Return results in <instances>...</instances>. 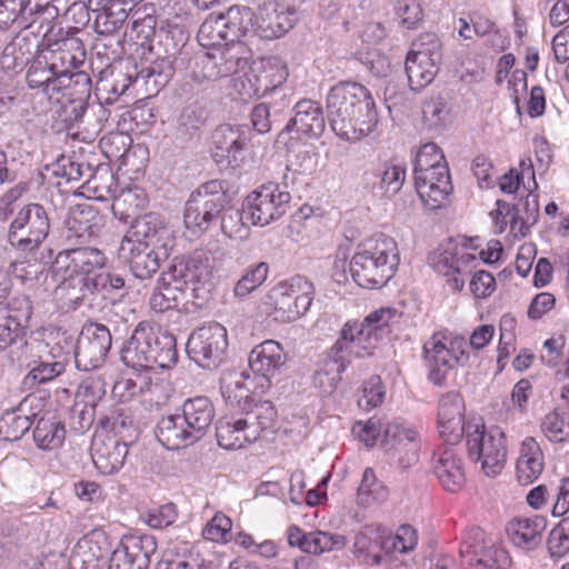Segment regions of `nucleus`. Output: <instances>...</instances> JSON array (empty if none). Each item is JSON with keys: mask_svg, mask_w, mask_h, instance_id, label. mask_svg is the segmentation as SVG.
Returning a JSON list of instances; mask_svg holds the SVG:
<instances>
[{"mask_svg": "<svg viewBox=\"0 0 569 569\" xmlns=\"http://www.w3.org/2000/svg\"><path fill=\"white\" fill-rule=\"evenodd\" d=\"M391 309H378L362 321L349 320L339 331V337L328 350L322 367L315 372L313 383L322 393L330 395L341 380V375L352 358L371 357L382 335L389 327Z\"/></svg>", "mask_w": 569, "mask_h": 569, "instance_id": "1", "label": "nucleus"}, {"mask_svg": "<svg viewBox=\"0 0 569 569\" xmlns=\"http://www.w3.org/2000/svg\"><path fill=\"white\" fill-rule=\"evenodd\" d=\"M327 118L342 140L356 142L376 131L379 117L370 91L358 82H339L328 93Z\"/></svg>", "mask_w": 569, "mask_h": 569, "instance_id": "2", "label": "nucleus"}, {"mask_svg": "<svg viewBox=\"0 0 569 569\" xmlns=\"http://www.w3.org/2000/svg\"><path fill=\"white\" fill-rule=\"evenodd\" d=\"M51 219L48 210L40 203L31 202L21 207L14 214L7 231V241L11 248L32 257L24 262L12 263L17 276L23 280H38L44 273L52 257V249H41L48 238Z\"/></svg>", "mask_w": 569, "mask_h": 569, "instance_id": "3", "label": "nucleus"}, {"mask_svg": "<svg viewBox=\"0 0 569 569\" xmlns=\"http://www.w3.org/2000/svg\"><path fill=\"white\" fill-rule=\"evenodd\" d=\"M53 276L60 279L57 295L68 308L73 310L96 309L106 301L116 305L128 295L126 280L118 273H99L94 277H87L66 272Z\"/></svg>", "mask_w": 569, "mask_h": 569, "instance_id": "4", "label": "nucleus"}, {"mask_svg": "<svg viewBox=\"0 0 569 569\" xmlns=\"http://www.w3.org/2000/svg\"><path fill=\"white\" fill-rule=\"evenodd\" d=\"M207 276V250L197 249L188 256L174 257L153 288L149 299L150 308L156 312L177 308L184 301L190 281Z\"/></svg>", "mask_w": 569, "mask_h": 569, "instance_id": "5", "label": "nucleus"}, {"mask_svg": "<svg viewBox=\"0 0 569 569\" xmlns=\"http://www.w3.org/2000/svg\"><path fill=\"white\" fill-rule=\"evenodd\" d=\"M399 264V252L395 240L380 234L359 244L349 263L355 282L367 289L386 286L395 276Z\"/></svg>", "mask_w": 569, "mask_h": 569, "instance_id": "6", "label": "nucleus"}, {"mask_svg": "<svg viewBox=\"0 0 569 569\" xmlns=\"http://www.w3.org/2000/svg\"><path fill=\"white\" fill-rule=\"evenodd\" d=\"M228 203L227 182L209 180L191 192L184 204L183 221L188 229L206 232L218 223Z\"/></svg>", "mask_w": 569, "mask_h": 569, "instance_id": "7", "label": "nucleus"}, {"mask_svg": "<svg viewBox=\"0 0 569 569\" xmlns=\"http://www.w3.org/2000/svg\"><path fill=\"white\" fill-rule=\"evenodd\" d=\"M313 295L312 282L296 276L272 287L266 296L264 305L274 320L292 322L307 313Z\"/></svg>", "mask_w": 569, "mask_h": 569, "instance_id": "8", "label": "nucleus"}, {"mask_svg": "<svg viewBox=\"0 0 569 569\" xmlns=\"http://www.w3.org/2000/svg\"><path fill=\"white\" fill-rule=\"evenodd\" d=\"M467 448L471 460L481 461L486 475L496 476L507 458L506 435L497 426L486 428L482 419L467 425Z\"/></svg>", "mask_w": 569, "mask_h": 569, "instance_id": "9", "label": "nucleus"}, {"mask_svg": "<svg viewBox=\"0 0 569 569\" xmlns=\"http://www.w3.org/2000/svg\"><path fill=\"white\" fill-rule=\"evenodd\" d=\"M176 58L168 36L159 29L151 44L144 47L143 53H140L143 63L136 73L134 82L144 84L149 94L158 93L172 78Z\"/></svg>", "mask_w": 569, "mask_h": 569, "instance_id": "10", "label": "nucleus"}, {"mask_svg": "<svg viewBox=\"0 0 569 569\" xmlns=\"http://www.w3.org/2000/svg\"><path fill=\"white\" fill-rule=\"evenodd\" d=\"M227 348V330L217 322L193 330L186 345L189 358L209 370L217 369L223 362Z\"/></svg>", "mask_w": 569, "mask_h": 569, "instance_id": "11", "label": "nucleus"}, {"mask_svg": "<svg viewBox=\"0 0 569 569\" xmlns=\"http://www.w3.org/2000/svg\"><path fill=\"white\" fill-rule=\"evenodd\" d=\"M12 49L13 67L20 69L28 67L26 80L31 89H41L46 93L59 92L64 89L49 64L44 63L46 59L39 51V46L23 37L12 44Z\"/></svg>", "mask_w": 569, "mask_h": 569, "instance_id": "12", "label": "nucleus"}, {"mask_svg": "<svg viewBox=\"0 0 569 569\" xmlns=\"http://www.w3.org/2000/svg\"><path fill=\"white\" fill-rule=\"evenodd\" d=\"M459 553L462 563L469 569H507L510 566L506 550L488 540L479 527L466 532Z\"/></svg>", "mask_w": 569, "mask_h": 569, "instance_id": "13", "label": "nucleus"}, {"mask_svg": "<svg viewBox=\"0 0 569 569\" xmlns=\"http://www.w3.org/2000/svg\"><path fill=\"white\" fill-rule=\"evenodd\" d=\"M326 128L321 106L313 100L303 99L293 107V116L276 138L277 144L290 147L292 140L317 139Z\"/></svg>", "mask_w": 569, "mask_h": 569, "instance_id": "14", "label": "nucleus"}, {"mask_svg": "<svg viewBox=\"0 0 569 569\" xmlns=\"http://www.w3.org/2000/svg\"><path fill=\"white\" fill-rule=\"evenodd\" d=\"M290 200L291 194L278 183H266L246 198L247 219L252 224L267 226L287 212Z\"/></svg>", "mask_w": 569, "mask_h": 569, "instance_id": "15", "label": "nucleus"}, {"mask_svg": "<svg viewBox=\"0 0 569 569\" xmlns=\"http://www.w3.org/2000/svg\"><path fill=\"white\" fill-rule=\"evenodd\" d=\"M112 337L108 327L98 322L86 323L74 348V362L79 370L101 367L110 351Z\"/></svg>", "mask_w": 569, "mask_h": 569, "instance_id": "16", "label": "nucleus"}, {"mask_svg": "<svg viewBox=\"0 0 569 569\" xmlns=\"http://www.w3.org/2000/svg\"><path fill=\"white\" fill-rule=\"evenodd\" d=\"M251 137V129L246 124L218 126L211 134L213 160L218 164L240 166L244 160V151L249 149Z\"/></svg>", "mask_w": 569, "mask_h": 569, "instance_id": "17", "label": "nucleus"}, {"mask_svg": "<svg viewBox=\"0 0 569 569\" xmlns=\"http://www.w3.org/2000/svg\"><path fill=\"white\" fill-rule=\"evenodd\" d=\"M122 242L132 246L171 250L174 238L173 232L167 226L161 214L148 212L136 217L130 221V227L122 239ZM121 256H123V243H121Z\"/></svg>", "mask_w": 569, "mask_h": 569, "instance_id": "18", "label": "nucleus"}, {"mask_svg": "<svg viewBox=\"0 0 569 569\" xmlns=\"http://www.w3.org/2000/svg\"><path fill=\"white\" fill-rule=\"evenodd\" d=\"M108 258L106 253L94 247L82 246L61 250L50 260L49 270L52 274H64L71 272L87 277H94L102 273L101 270L107 266Z\"/></svg>", "mask_w": 569, "mask_h": 569, "instance_id": "19", "label": "nucleus"}, {"mask_svg": "<svg viewBox=\"0 0 569 569\" xmlns=\"http://www.w3.org/2000/svg\"><path fill=\"white\" fill-rule=\"evenodd\" d=\"M53 71L56 78L64 87L66 77L84 63L86 51L83 43L77 38H66L52 43H34Z\"/></svg>", "mask_w": 569, "mask_h": 569, "instance_id": "20", "label": "nucleus"}, {"mask_svg": "<svg viewBox=\"0 0 569 569\" xmlns=\"http://www.w3.org/2000/svg\"><path fill=\"white\" fill-rule=\"evenodd\" d=\"M156 550L157 542L153 537L127 536L112 551L108 569H148Z\"/></svg>", "mask_w": 569, "mask_h": 569, "instance_id": "21", "label": "nucleus"}, {"mask_svg": "<svg viewBox=\"0 0 569 569\" xmlns=\"http://www.w3.org/2000/svg\"><path fill=\"white\" fill-rule=\"evenodd\" d=\"M66 240L72 244H84L99 236L103 217L89 203H79L69 209L64 221Z\"/></svg>", "mask_w": 569, "mask_h": 569, "instance_id": "22", "label": "nucleus"}, {"mask_svg": "<svg viewBox=\"0 0 569 569\" xmlns=\"http://www.w3.org/2000/svg\"><path fill=\"white\" fill-rule=\"evenodd\" d=\"M382 432V447L388 452L399 455V465L402 469H408L418 461L420 441L413 429L406 428L401 422L391 421L383 423Z\"/></svg>", "mask_w": 569, "mask_h": 569, "instance_id": "23", "label": "nucleus"}, {"mask_svg": "<svg viewBox=\"0 0 569 569\" xmlns=\"http://www.w3.org/2000/svg\"><path fill=\"white\" fill-rule=\"evenodd\" d=\"M465 402L462 397L455 391L443 395L439 401L438 427L445 442L456 445L467 433L465 421Z\"/></svg>", "mask_w": 569, "mask_h": 569, "instance_id": "24", "label": "nucleus"}, {"mask_svg": "<svg viewBox=\"0 0 569 569\" xmlns=\"http://www.w3.org/2000/svg\"><path fill=\"white\" fill-rule=\"evenodd\" d=\"M248 361L253 375L260 377L263 381L260 387L269 388L271 379L286 365L287 355L279 342L266 340L251 350Z\"/></svg>", "mask_w": 569, "mask_h": 569, "instance_id": "25", "label": "nucleus"}, {"mask_svg": "<svg viewBox=\"0 0 569 569\" xmlns=\"http://www.w3.org/2000/svg\"><path fill=\"white\" fill-rule=\"evenodd\" d=\"M287 77V69L271 59L253 61L249 66V71L246 72L248 81L246 93L247 96H256V98L263 97L282 84Z\"/></svg>", "mask_w": 569, "mask_h": 569, "instance_id": "26", "label": "nucleus"}, {"mask_svg": "<svg viewBox=\"0 0 569 569\" xmlns=\"http://www.w3.org/2000/svg\"><path fill=\"white\" fill-rule=\"evenodd\" d=\"M153 325L141 321L120 350L123 365L136 370H150V348L152 346Z\"/></svg>", "mask_w": 569, "mask_h": 569, "instance_id": "27", "label": "nucleus"}, {"mask_svg": "<svg viewBox=\"0 0 569 569\" xmlns=\"http://www.w3.org/2000/svg\"><path fill=\"white\" fill-rule=\"evenodd\" d=\"M129 453V442L116 437H96L91 445V457L96 468L103 475L117 473Z\"/></svg>", "mask_w": 569, "mask_h": 569, "instance_id": "28", "label": "nucleus"}, {"mask_svg": "<svg viewBox=\"0 0 569 569\" xmlns=\"http://www.w3.org/2000/svg\"><path fill=\"white\" fill-rule=\"evenodd\" d=\"M158 441L168 450H179L198 442L179 409L162 416L154 428Z\"/></svg>", "mask_w": 569, "mask_h": 569, "instance_id": "29", "label": "nucleus"}, {"mask_svg": "<svg viewBox=\"0 0 569 569\" xmlns=\"http://www.w3.org/2000/svg\"><path fill=\"white\" fill-rule=\"evenodd\" d=\"M179 411L198 441L206 436L216 417L212 401L204 396H197L184 400Z\"/></svg>", "mask_w": 569, "mask_h": 569, "instance_id": "30", "label": "nucleus"}, {"mask_svg": "<svg viewBox=\"0 0 569 569\" xmlns=\"http://www.w3.org/2000/svg\"><path fill=\"white\" fill-rule=\"evenodd\" d=\"M433 473L441 487L452 493L460 491L466 483L461 458L452 448H446L438 455Z\"/></svg>", "mask_w": 569, "mask_h": 569, "instance_id": "31", "label": "nucleus"}, {"mask_svg": "<svg viewBox=\"0 0 569 569\" xmlns=\"http://www.w3.org/2000/svg\"><path fill=\"white\" fill-rule=\"evenodd\" d=\"M170 254V250L131 246L129 268L132 274L141 280L150 279L160 269L161 262Z\"/></svg>", "mask_w": 569, "mask_h": 569, "instance_id": "32", "label": "nucleus"}, {"mask_svg": "<svg viewBox=\"0 0 569 569\" xmlns=\"http://www.w3.org/2000/svg\"><path fill=\"white\" fill-rule=\"evenodd\" d=\"M543 455L539 443L531 437L522 441L520 457L517 461V479L520 485L528 486L541 475Z\"/></svg>", "mask_w": 569, "mask_h": 569, "instance_id": "33", "label": "nucleus"}, {"mask_svg": "<svg viewBox=\"0 0 569 569\" xmlns=\"http://www.w3.org/2000/svg\"><path fill=\"white\" fill-rule=\"evenodd\" d=\"M157 569H210L194 547L186 541H174L163 553Z\"/></svg>", "mask_w": 569, "mask_h": 569, "instance_id": "34", "label": "nucleus"}, {"mask_svg": "<svg viewBox=\"0 0 569 569\" xmlns=\"http://www.w3.org/2000/svg\"><path fill=\"white\" fill-rule=\"evenodd\" d=\"M152 346L150 348V370L154 367L170 369L178 362L176 337L158 326L152 328Z\"/></svg>", "mask_w": 569, "mask_h": 569, "instance_id": "35", "label": "nucleus"}, {"mask_svg": "<svg viewBox=\"0 0 569 569\" xmlns=\"http://www.w3.org/2000/svg\"><path fill=\"white\" fill-rule=\"evenodd\" d=\"M99 426L107 432H113L121 440L132 442L138 437V426L130 408L117 407L99 419Z\"/></svg>", "mask_w": 569, "mask_h": 569, "instance_id": "36", "label": "nucleus"}, {"mask_svg": "<svg viewBox=\"0 0 569 569\" xmlns=\"http://www.w3.org/2000/svg\"><path fill=\"white\" fill-rule=\"evenodd\" d=\"M34 23L28 0H0V30L20 31Z\"/></svg>", "mask_w": 569, "mask_h": 569, "instance_id": "37", "label": "nucleus"}, {"mask_svg": "<svg viewBox=\"0 0 569 569\" xmlns=\"http://www.w3.org/2000/svg\"><path fill=\"white\" fill-rule=\"evenodd\" d=\"M545 528L542 518L513 519L507 526V533L517 547L531 550L541 541V531Z\"/></svg>", "mask_w": 569, "mask_h": 569, "instance_id": "38", "label": "nucleus"}, {"mask_svg": "<svg viewBox=\"0 0 569 569\" xmlns=\"http://www.w3.org/2000/svg\"><path fill=\"white\" fill-rule=\"evenodd\" d=\"M459 254L458 244L452 240L442 244L437 252H433L429 260L435 270L443 276H453L448 279V283L453 290H461L465 280L457 277L459 268L457 267V256Z\"/></svg>", "mask_w": 569, "mask_h": 569, "instance_id": "39", "label": "nucleus"}, {"mask_svg": "<svg viewBox=\"0 0 569 569\" xmlns=\"http://www.w3.org/2000/svg\"><path fill=\"white\" fill-rule=\"evenodd\" d=\"M66 437L64 425L53 415L42 416L33 429V440L41 450L59 448Z\"/></svg>", "mask_w": 569, "mask_h": 569, "instance_id": "40", "label": "nucleus"}, {"mask_svg": "<svg viewBox=\"0 0 569 569\" xmlns=\"http://www.w3.org/2000/svg\"><path fill=\"white\" fill-rule=\"evenodd\" d=\"M8 347H11L10 355L12 359H16L20 365L31 366L28 359L30 358L29 351L32 350V345L26 340V335L17 326H11L1 319L0 351Z\"/></svg>", "mask_w": 569, "mask_h": 569, "instance_id": "41", "label": "nucleus"}, {"mask_svg": "<svg viewBox=\"0 0 569 569\" xmlns=\"http://www.w3.org/2000/svg\"><path fill=\"white\" fill-rule=\"evenodd\" d=\"M27 399L17 408L6 411L0 418V437L6 441H17L31 428V416L26 412ZM36 417V415H32Z\"/></svg>", "mask_w": 569, "mask_h": 569, "instance_id": "42", "label": "nucleus"}, {"mask_svg": "<svg viewBox=\"0 0 569 569\" xmlns=\"http://www.w3.org/2000/svg\"><path fill=\"white\" fill-rule=\"evenodd\" d=\"M216 437L218 445L228 450L242 448L247 442L258 438V431L246 432L237 420L220 419L216 425Z\"/></svg>", "mask_w": 569, "mask_h": 569, "instance_id": "43", "label": "nucleus"}, {"mask_svg": "<svg viewBox=\"0 0 569 569\" xmlns=\"http://www.w3.org/2000/svg\"><path fill=\"white\" fill-rule=\"evenodd\" d=\"M247 207L244 203L241 208H237L232 203V199L228 196V203L220 213L218 222L220 229L230 239H243L248 236Z\"/></svg>", "mask_w": 569, "mask_h": 569, "instance_id": "44", "label": "nucleus"}, {"mask_svg": "<svg viewBox=\"0 0 569 569\" xmlns=\"http://www.w3.org/2000/svg\"><path fill=\"white\" fill-rule=\"evenodd\" d=\"M249 378L244 371L234 377L223 378L221 380V392L223 398L232 407L248 409L249 405L257 398L244 382Z\"/></svg>", "mask_w": 569, "mask_h": 569, "instance_id": "45", "label": "nucleus"}, {"mask_svg": "<svg viewBox=\"0 0 569 569\" xmlns=\"http://www.w3.org/2000/svg\"><path fill=\"white\" fill-rule=\"evenodd\" d=\"M381 537V526H367L355 538V552L358 557H363V561L369 565H380L382 557L379 553V540Z\"/></svg>", "mask_w": 569, "mask_h": 569, "instance_id": "46", "label": "nucleus"}, {"mask_svg": "<svg viewBox=\"0 0 569 569\" xmlns=\"http://www.w3.org/2000/svg\"><path fill=\"white\" fill-rule=\"evenodd\" d=\"M406 73L408 83L412 91H420L426 86L432 82L438 73L440 66L430 61H421L417 56L408 52L406 58Z\"/></svg>", "mask_w": 569, "mask_h": 569, "instance_id": "47", "label": "nucleus"}, {"mask_svg": "<svg viewBox=\"0 0 569 569\" xmlns=\"http://www.w3.org/2000/svg\"><path fill=\"white\" fill-rule=\"evenodd\" d=\"M1 310H6V316L2 318L7 323L17 326L21 332L27 335L33 307L32 301L26 295H19L10 298L6 303L0 306Z\"/></svg>", "mask_w": 569, "mask_h": 569, "instance_id": "48", "label": "nucleus"}, {"mask_svg": "<svg viewBox=\"0 0 569 569\" xmlns=\"http://www.w3.org/2000/svg\"><path fill=\"white\" fill-rule=\"evenodd\" d=\"M388 488L377 479L375 470L366 468L361 482L358 487L357 501L361 507H369L372 503H379L387 499Z\"/></svg>", "mask_w": 569, "mask_h": 569, "instance_id": "49", "label": "nucleus"}, {"mask_svg": "<svg viewBox=\"0 0 569 569\" xmlns=\"http://www.w3.org/2000/svg\"><path fill=\"white\" fill-rule=\"evenodd\" d=\"M203 123V108L196 103L188 104L178 117L176 136L181 141H189L199 132Z\"/></svg>", "mask_w": 569, "mask_h": 569, "instance_id": "50", "label": "nucleus"}, {"mask_svg": "<svg viewBox=\"0 0 569 569\" xmlns=\"http://www.w3.org/2000/svg\"><path fill=\"white\" fill-rule=\"evenodd\" d=\"M222 16L224 20L223 23H226L234 42L241 43L240 38L246 36L250 26H252V9L247 6L234 4L222 12Z\"/></svg>", "mask_w": 569, "mask_h": 569, "instance_id": "51", "label": "nucleus"}, {"mask_svg": "<svg viewBox=\"0 0 569 569\" xmlns=\"http://www.w3.org/2000/svg\"><path fill=\"white\" fill-rule=\"evenodd\" d=\"M88 189L93 191L98 199L117 198L119 196L118 180L107 167H98L93 173H88Z\"/></svg>", "mask_w": 569, "mask_h": 569, "instance_id": "52", "label": "nucleus"}, {"mask_svg": "<svg viewBox=\"0 0 569 569\" xmlns=\"http://www.w3.org/2000/svg\"><path fill=\"white\" fill-rule=\"evenodd\" d=\"M409 53L417 56L420 62L430 61L441 66L443 58L442 43L432 32L420 34L413 42Z\"/></svg>", "mask_w": 569, "mask_h": 569, "instance_id": "53", "label": "nucleus"}, {"mask_svg": "<svg viewBox=\"0 0 569 569\" xmlns=\"http://www.w3.org/2000/svg\"><path fill=\"white\" fill-rule=\"evenodd\" d=\"M268 273L269 264L267 262L261 261L250 266L236 282L233 288L234 296L239 299L247 298L267 280Z\"/></svg>", "mask_w": 569, "mask_h": 569, "instance_id": "54", "label": "nucleus"}, {"mask_svg": "<svg viewBox=\"0 0 569 569\" xmlns=\"http://www.w3.org/2000/svg\"><path fill=\"white\" fill-rule=\"evenodd\" d=\"M422 118L430 129H443L450 122V108L448 107L447 98L439 94L425 101Z\"/></svg>", "mask_w": 569, "mask_h": 569, "instance_id": "55", "label": "nucleus"}, {"mask_svg": "<svg viewBox=\"0 0 569 569\" xmlns=\"http://www.w3.org/2000/svg\"><path fill=\"white\" fill-rule=\"evenodd\" d=\"M33 363L34 366L30 369L22 381L23 387L28 389H32L38 385L47 383L64 371V365L60 361L46 362L40 360L33 361Z\"/></svg>", "mask_w": 569, "mask_h": 569, "instance_id": "56", "label": "nucleus"}, {"mask_svg": "<svg viewBox=\"0 0 569 569\" xmlns=\"http://www.w3.org/2000/svg\"><path fill=\"white\" fill-rule=\"evenodd\" d=\"M541 429L550 441H566L569 438V412L555 409L545 417Z\"/></svg>", "mask_w": 569, "mask_h": 569, "instance_id": "57", "label": "nucleus"}, {"mask_svg": "<svg viewBox=\"0 0 569 569\" xmlns=\"http://www.w3.org/2000/svg\"><path fill=\"white\" fill-rule=\"evenodd\" d=\"M346 538L341 535H333L326 531L308 533L307 553L321 555L323 552L342 549Z\"/></svg>", "mask_w": 569, "mask_h": 569, "instance_id": "58", "label": "nucleus"}, {"mask_svg": "<svg viewBox=\"0 0 569 569\" xmlns=\"http://www.w3.org/2000/svg\"><path fill=\"white\" fill-rule=\"evenodd\" d=\"M211 258L207 251V270L208 276L204 279H192L189 284L188 295L184 297V302L192 303L194 307H202L211 296Z\"/></svg>", "mask_w": 569, "mask_h": 569, "instance_id": "59", "label": "nucleus"}, {"mask_svg": "<svg viewBox=\"0 0 569 569\" xmlns=\"http://www.w3.org/2000/svg\"><path fill=\"white\" fill-rule=\"evenodd\" d=\"M126 18L127 14L123 9L103 8L96 14L94 30L99 34H113L123 26Z\"/></svg>", "mask_w": 569, "mask_h": 569, "instance_id": "60", "label": "nucleus"}, {"mask_svg": "<svg viewBox=\"0 0 569 569\" xmlns=\"http://www.w3.org/2000/svg\"><path fill=\"white\" fill-rule=\"evenodd\" d=\"M227 77L249 68V52L243 43L228 44L222 48Z\"/></svg>", "mask_w": 569, "mask_h": 569, "instance_id": "61", "label": "nucleus"}, {"mask_svg": "<svg viewBox=\"0 0 569 569\" xmlns=\"http://www.w3.org/2000/svg\"><path fill=\"white\" fill-rule=\"evenodd\" d=\"M548 549L551 557L561 558L569 550V518L563 519L549 533Z\"/></svg>", "mask_w": 569, "mask_h": 569, "instance_id": "62", "label": "nucleus"}, {"mask_svg": "<svg viewBox=\"0 0 569 569\" xmlns=\"http://www.w3.org/2000/svg\"><path fill=\"white\" fill-rule=\"evenodd\" d=\"M131 138L122 132L110 133L100 140L103 153L109 160L122 159L130 146Z\"/></svg>", "mask_w": 569, "mask_h": 569, "instance_id": "63", "label": "nucleus"}, {"mask_svg": "<svg viewBox=\"0 0 569 569\" xmlns=\"http://www.w3.org/2000/svg\"><path fill=\"white\" fill-rule=\"evenodd\" d=\"M445 156L441 149L433 142L423 144L417 152L413 163V172L422 169L446 164Z\"/></svg>", "mask_w": 569, "mask_h": 569, "instance_id": "64", "label": "nucleus"}]
</instances>
